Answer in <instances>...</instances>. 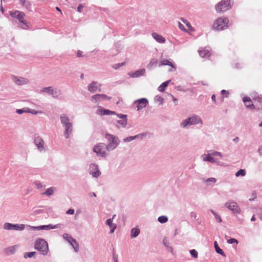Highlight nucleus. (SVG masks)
Returning a JSON list of instances; mask_svg holds the SVG:
<instances>
[{
	"mask_svg": "<svg viewBox=\"0 0 262 262\" xmlns=\"http://www.w3.org/2000/svg\"><path fill=\"white\" fill-rule=\"evenodd\" d=\"M158 221L160 223H165L168 221V217L164 215L160 216L158 217Z\"/></svg>",
	"mask_w": 262,
	"mask_h": 262,
	"instance_id": "39",
	"label": "nucleus"
},
{
	"mask_svg": "<svg viewBox=\"0 0 262 262\" xmlns=\"http://www.w3.org/2000/svg\"><path fill=\"white\" fill-rule=\"evenodd\" d=\"M246 175V171L244 169H241L239 170H238L236 173L235 176L236 177H239V176H242L244 177Z\"/></svg>",
	"mask_w": 262,
	"mask_h": 262,
	"instance_id": "40",
	"label": "nucleus"
},
{
	"mask_svg": "<svg viewBox=\"0 0 262 262\" xmlns=\"http://www.w3.org/2000/svg\"><path fill=\"white\" fill-rule=\"evenodd\" d=\"M66 227V225L64 224H58L55 225H53L54 229L56 228H60V229H63Z\"/></svg>",
	"mask_w": 262,
	"mask_h": 262,
	"instance_id": "45",
	"label": "nucleus"
},
{
	"mask_svg": "<svg viewBox=\"0 0 262 262\" xmlns=\"http://www.w3.org/2000/svg\"><path fill=\"white\" fill-rule=\"evenodd\" d=\"M200 56L202 58H207L211 55V49L209 47L201 48L198 50Z\"/></svg>",
	"mask_w": 262,
	"mask_h": 262,
	"instance_id": "18",
	"label": "nucleus"
},
{
	"mask_svg": "<svg viewBox=\"0 0 262 262\" xmlns=\"http://www.w3.org/2000/svg\"><path fill=\"white\" fill-rule=\"evenodd\" d=\"M74 209L70 208L67 211L66 213L68 214H73L74 213Z\"/></svg>",
	"mask_w": 262,
	"mask_h": 262,
	"instance_id": "62",
	"label": "nucleus"
},
{
	"mask_svg": "<svg viewBox=\"0 0 262 262\" xmlns=\"http://www.w3.org/2000/svg\"><path fill=\"white\" fill-rule=\"evenodd\" d=\"M257 198V194L255 191H253L251 194V198L249 199V201L250 202H252L255 200V199Z\"/></svg>",
	"mask_w": 262,
	"mask_h": 262,
	"instance_id": "44",
	"label": "nucleus"
},
{
	"mask_svg": "<svg viewBox=\"0 0 262 262\" xmlns=\"http://www.w3.org/2000/svg\"><path fill=\"white\" fill-rule=\"evenodd\" d=\"M100 86L101 84H99L98 82L94 81L88 85V90L90 92L94 93L96 92L98 90L99 92L101 91Z\"/></svg>",
	"mask_w": 262,
	"mask_h": 262,
	"instance_id": "19",
	"label": "nucleus"
},
{
	"mask_svg": "<svg viewBox=\"0 0 262 262\" xmlns=\"http://www.w3.org/2000/svg\"><path fill=\"white\" fill-rule=\"evenodd\" d=\"M227 243L229 244H233L234 243H236L237 244L238 243V241L235 238H230L227 240Z\"/></svg>",
	"mask_w": 262,
	"mask_h": 262,
	"instance_id": "47",
	"label": "nucleus"
},
{
	"mask_svg": "<svg viewBox=\"0 0 262 262\" xmlns=\"http://www.w3.org/2000/svg\"><path fill=\"white\" fill-rule=\"evenodd\" d=\"M18 247L17 245H14L12 246L8 247L7 248H6L4 251L5 253L8 255H11V254H14L15 252L16 248Z\"/></svg>",
	"mask_w": 262,
	"mask_h": 262,
	"instance_id": "24",
	"label": "nucleus"
},
{
	"mask_svg": "<svg viewBox=\"0 0 262 262\" xmlns=\"http://www.w3.org/2000/svg\"><path fill=\"white\" fill-rule=\"evenodd\" d=\"M211 155H212L211 154L208 155L204 154L202 156V157H203V160L204 161L214 163L215 162V160L214 158H213Z\"/></svg>",
	"mask_w": 262,
	"mask_h": 262,
	"instance_id": "26",
	"label": "nucleus"
},
{
	"mask_svg": "<svg viewBox=\"0 0 262 262\" xmlns=\"http://www.w3.org/2000/svg\"><path fill=\"white\" fill-rule=\"evenodd\" d=\"M97 113L100 114V115H115L116 114L115 112L112 111L104 109L103 108L100 107L97 111Z\"/></svg>",
	"mask_w": 262,
	"mask_h": 262,
	"instance_id": "23",
	"label": "nucleus"
},
{
	"mask_svg": "<svg viewBox=\"0 0 262 262\" xmlns=\"http://www.w3.org/2000/svg\"><path fill=\"white\" fill-rule=\"evenodd\" d=\"M24 224H13L10 223H6L4 224L3 228L7 230L21 231L25 229Z\"/></svg>",
	"mask_w": 262,
	"mask_h": 262,
	"instance_id": "9",
	"label": "nucleus"
},
{
	"mask_svg": "<svg viewBox=\"0 0 262 262\" xmlns=\"http://www.w3.org/2000/svg\"><path fill=\"white\" fill-rule=\"evenodd\" d=\"M106 224L110 227L112 228L114 225L113 224V219H107L106 221Z\"/></svg>",
	"mask_w": 262,
	"mask_h": 262,
	"instance_id": "49",
	"label": "nucleus"
},
{
	"mask_svg": "<svg viewBox=\"0 0 262 262\" xmlns=\"http://www.w3.org/2000/svg\"><path fill=\"white\" fill-rule=\"evenodd\" d=\"M170 80H167L163 83H162L158 88V90L161 92H163L164 91L165 89L167 86L169 82H170Z\"/></svg>",
	"mask_w": 262,
	"mask_h": 262,
	"instance_id": "33",
	"label": "nucleus"
},
{
	"mask_svg": "<svg viewBox=\"0 0 262 262\" xmlns=\"http://www.w3.org/2000/svg\"><path fill=\"white\" fill-rule=\"evenodd\" d=\"M16 112L18 114H22L23 113H25L24 108L23 109H17L16 110Z\"/></svg>",
	"mask_w": 262,
	"mask_h": 262,
	"instance_id": "63",
	"label": "nucleus"
},
{
	"mask_svg": "<svg viewBox=\"0 0 262 262\" xmlns=\"http://www.w3.org/2000/svg\"><path fill=\"white\" fill-rule=\"evenodd\" d=\"M243 101L246 107L250 110H255L256 106L252 103L251 98L248 96H245L243 98Z\"/></svg>",
	"mask_w": 262,
	"mask_h": 262,
	"instance_id": "20",
	"label": "nucleus"
},
{
	"mask_svg": "<svg viewBox=\"0 0 262 262\" xmlns=\"http://www.w3.org/2000/svg\"><path fill=\"white\" fill-rule=\"evenodd\" d=\"M125 64V63L124 62H122V63H117V64H114V66H113V68L114 69H119V68H120L121 67L124 66Z\"/></svg>",
	"mask_w": 262,
	"mask_h": 262,
	"instance_id": "50",
	"label": "nucleus"
},
{
	"mask_svg": "<svg viewBox=\"0 0 262 262\" xmlns=\"http://www.w3.org/2000/svg\"><path fill=\"white\" fill-rule=\"evenodd\" d=\"M105 138L107 141V150L111 151L115 149L120 143L118 138L108 133L105 135Z\"/></svg>",
	"mask_w": 262,
	"mask_h": 262,
	"instance_id": "4",
	"label": "nucleus"
},
{
	"mask_svg": "<svg viewBox=\"0 0 262 262\" xmlns=\"http://www.w3.org/2000/svg\"><path fill=\"white\" fill-rule=\"evenodd\" d=\"M34 248L43 255H47L49 251L47 242L42 238H38L36 239Z\"/></svg>",
	"mask_w": 262,
	"mask_h": 262,
	"instance_id": "6",
	"label": "nucleus"
},
{
	"mask_svg": "<svg viewBox=\"0 0 262 262\" xmlns=\"http://www.w3.org/2000/svg\"><path fill=\"white\" fill-rule=\"evenodd\" d=\"M117 115V116L121 119V120H123V119H127V115H124V114H116Z\"/></svg>",
	"mask_w": 262,
	"mask_h": 262,
	"instance_id": "52",
	"label": "nucleus"
},
{
	"mask_svg": "<svg viewBox=\"0 0 262 262\" xmlns=\"http://www.w3.org/2000/svg\"><path fill=\"white\" fill-rule=\"evenodd\" d=\"M134 140H135L134 136H129V137H127L124 138L123 141L124 142H130Z\"/></svg>",
	"mask_w": 262,
	"mask_h": 262,
	"instance_id": "46",
	"label": "nucleus"
},
{
	"mask_svg": "<svg viewBox=\"0 0 262 262\" xmlns=\"http://www.w3.org/2000/svg\"><path fill=\"white\" fill-rule=\"evenodd\" d=\"M229 19L226 17L217 18L214 23L213 28L216 31H222L228 28Z\"/></svg>",
	"mask_w": 262,
	"mask_h": 262,
	"instance_id": "5",
	"label": "nucleus"
},
{
	"mask_svg": "<svg viewBox=\"0 0 262 262\" xmlns=\"http://www.w3.org/2000/svg\"><path fill=\"white\" fill-rule=\"evenodd\" d=\"M19 1L22 6L25 7L27 9L30 10L31 5L28 0H19Z\"/></svg>",
	"mask_w": 262,
	"mask_h": 262,
	"instance_id": "30",
	"label": "nucleus"
},
{
	"mask_svg": "<svg viewBox=\"0 0 262 262\" xmlns=\"http://www.w3.org/2000/svg\"><path fill=\"white\" fill-rule=\"evenodd\" d=\"M89 171L90 174L94 178H98L101 174V172L99 169L98 165L95 163H92L90 165Z\"/></svg>",
	"mask_w": 262,
	"mask_h": 262,
	"instance_id": "11",
	"label": "nucleus"
},
{
	"mask_svg": "<svg viewBox=\"0 0 262 262\" xmlns=\"http://www.w3.org/2000/svg\"><path fill=\"white\" fill-rule=\"evenodd\" d=\"M147 133H146L139 134L136 136H134L135 139H139L141 140L143 138L147 136Z\"/></svg>",
	"mask_w": 262,
	"mask_h": 262,
	"instance_id": "41",
	"label": "nucleus"
},
{
	"mask_svg": "<svg viewBox=\"0 0 262 262\" xmlns=\"http://www.w3.org/2000/svg\"><path fill=\"white\" fill-rule=\"evenodd\" d=\"M152 37L159 43H163L165 42L166 39L162 35L156 32H153L151 34Z\"/></svg>",
	"mask_w": 262,
	"mask_h": 262,
	"instance_id": "25",
	"label": "nucleus"
},
{
	"mask_svg": "<svg viewBox=\"0 0 262 262\" xmlns=\"http://www.w3.org/2000/svg\"><path fill=\"white\" fill-rule=\"evenodd\" d=\"M53 88V86H49V87L43 88V89H42L40 90V93H46L48 94L49 95H51Z\"/></svg>",
	"mask_w": 262,
	"mask_h": 262,
	"instance_id": "35",
	"label": "nucleus"
},
{
	"mask_svg": "<svg viewBox=\"0 0 262 262\" xmlns=\"http://www.w3.org/2000/svg\"><path fill=\"white\" fill-rule=\"evenodd\" d=\"M190 217H191L192 220H193V219L194 220H196V217H197L196 213L193 212H191V213H190Z\"/></svg>",
	"mask_w": 262,
	"mask_h": 262,
	"instance_id": "61",
	"label": "nucleus"
},
{
	"mask_svg": "<svg viewBox=\"0 0 262 262\" xmlns=\"http://www.w3.org/2000/svg\"><path fill=\"white\" fill-rule=\"evenodd\" d=\"M118 125L117 126L118 128L125 127L127 122V119L120 120L117 121Z\"/></svg>",
	"mask_w": 262,
	"mask_h": 262,
	"instance_id": "34",
	"label": "nucleus"
},
{
	"mask_svg": "<svg viewBox=\"0 0 262 262\" xmlns=\"http://www.w3.org/2000/svg\"><path fill=\"white\" fill-rule=\"evenodd\" d=\"M211 155L212 156H219L220 157H222V154L221 152H219V151H213L212 153H211Z\"/></svg>",
	"mask_w": 262,
	"mask_h": 262,
	"instance_id": "55",
	"label": "nucleus"
},
{
	"mask_svg": "<svg viewBox=\"0 0 262 262\" xmlns=\"http://www.w3.org/2000/svg\"><path fill=\"white\" fill-rule=\"evenodd\" d=\"M148 103V101L146 98H141L134 101V104H137L136 107L137 111H140L146 107Z\"/></svg>",
	"mask_w": 262,
	"mask_h": 262,
	"instance_id": "16",
	"label": "nucleus"
},
{
	"mask_svg": "<svg viewBox=\"0 0 262 262\" xmlns=\"http://www.w3.org/2000/svg\"><path fill=\"white\" fill-rule=\"evenodd\" d=\"M63 238L72 246L76 252H78L79 249V244L73 238L70 234L68 233H64L63 234Z\"/></svg>",
	"mask_w": 262,
	"mask_h": 262,
	"instance_id": "10",
	"label": "nucleus"
},
{
	"mask_svg": "<svg viewBox=\"0 0 262 262\" xmlns=\"http://www.w3.org/2000/svg\"><path fill=\"white\" fill-rule=\"evenodd\" d=\"M233 67L234 68H236L237 69H241L243 67V65L240 63H236L234 65H233Z\"/></svg>",
	"mask_w": 262,
	"mask_h": 262,
	"instance_id": "56",
	"label": "nucleus"
},
{
	"mask_svg": "<svg viewBox=\"0 0 262 262\" xmlns=\"http://www.w3.org/2000/svg\"><path fill=\"white\" fill-rule=\"evenodd\" d=\"M181 21L184 23L188 28L187 29H186L185 28L184 26L181 24V31L186 32L188 33L189 35H191V32H194L195 31L194 28L191 26L190 23L186 19H185L181 17Z\"/></svg>",
	"mask_w": 262,
	"mask_h": 262,
	"instance_id": "13",
	"label": "nucleus"
},
{
	"mask_svg": "<svg viewBox=\"0 0 262 262\" xmlns=\"http://www.w3.org/2000/svg\"><path fill=\"white\" fill-rule=\"evenodd\" d=\"M102 99H106V100H111V97H109L105 94H101Z\"/></svg>",
	"mask_w": 262,
	"mask_h": 262,
	"instance_id": "59",
	"label": "nucleus"
},
{
	"mask_svg": "<svg viewBox=\"0 0 262 262\" xmlns=\"http://www.w3.org/2000/svg\"><path fill=\"white\" fill-rule=\"evenodd\" d=\"M257 151L259 154L262 156V145L259 147Z\"/></svg>",
	"mask_w": 262,
	"mask_h": 262,
	"instance_id": "64",
	"label": "nucleus"
},
{
	"mask_svg": "<svg viewBox=\"0 0 262 262\" xmlns=\"http://www.w3.org/2000/svg\"><path fill=\"white\" fill-rule=\"evenodd\" d=\"M158 63V60L155 58H152L150 60V62L147 66V68L148 70L152 69L154 67H156Z\"/></svg>",
	"mask_w": 262,
	"mask_h": 262,
	"instance_id": "29",
	"label": "nucleus"
},
{
	"mask_svg": "<svg viewBox=\"0 0 262 262\" xmlns=\"http://www.w3.org/2000/svg\"><path fill=\"white\" fill-rule=\"evenodd\" d=\"M36 253V252H25L24 254V257L25 258H31L35 256Z\"/></svg>",
	"mask_w": 262,
	"mask_h": 262,
	"instance_id": "38",
	"label": "nucleus"
},
{
	"mask_svg": "<svg viewBox=\"0 0 262 262\" xmlns=\"http://www.w3.org/2000/svg\"><path fill=\"white\" fill-rule=\"evenodd\" d=\"M189 252H190V253L192 257H193V258L198 257V252L196 251V250H195V249H192V250H190Z\"/></svg>",
	"mask_w": 262,
	"mask_h": 262,
	"instance_id": "43",
	"label": "nucleus"
},
{
	"mask_svg": "<svg viewBox=\"0 0 262 262\" xmlns=\"http://www.w3.org/2000/svg\"><path fill=\"white\" fill-rule=\"evenodd\" d=\"M34 144L37 146L38 150L40 152L45 151V142L43 139L39 136H36L34 140Z\"/></svg>",
	"mask_w": 262,
	"mask_h": 262,
	"instance_id": "14",
	"label": "nucleus"
},
{
	"mask_svg": "<svg viewBox=\"0 0 262 262\" xmlns=\"http://www.w3.org/2000/svg\"><path fill=\"white\" fill-rule=\"evenodd\" d=\"M214 246L215 251L217 253L220 254L221 255L225 256L224 251L220 248L216 241L214 242Z\"/></svg>",
	"mask_w": 262,
	"mask_h": 262,
	"instance_id": "32",
	"label": "nucleus"
},
{
	"mask_svg": "<svg viewBox=\"0 0 262 262\" xmlns=\"http://www.w3.org/2000/svg\"><path fill=\"white\" fill-rule=\"evenodd\" d=\"M162 66H170L171 69L169 70V72H173L176 70V67H175L174 64L170 60L167 59H163L160 62L159 66L160 67Z\"/></svg>",
	"mask_w": 262,
	"mask_h": 262,
	"instance_id": "21",
	"label": "nucleus"
},
{
	"mask_svg": "<svg viewBox=\"0 0 262 262\" xmlns=\"http://www.w3.org/2000/svg\"><path fill=\"white\" fill-rule=\"evenodd\" d=\"M233 5V2L231 0H221L214 7L217 13H221L230 10Z\"/></svg>",
	"mask_w": 262,
	"mask_h": 262,
	"instance_id": "3",
	"label": "nucleus"
},
{
	"mask_svg": "<svg viewBox=\"0 0 262 262\" xmlns=\"http://www.w3.org/2000/svg\"><path fill=\"white\" fill-rule=\"evenodd\" d=\"M60 119L62 126L64 128V135L66 139H68L73 132V124L69 117L65 114H61Z\"/></svg>",
	"mask_w": 262,
	"mask_h": 262,
	"instance_id": "2",
	"label": "nucleus"
},
{
	"mask_svg": "<svg viewBox=\"0 0 262 262\" xmlns=\"http://www.w3.org/2000/svg\"><path fill=\"white\" fill-rule=\"evenodd\" d=\"M91 100L92 101H94L95 103H97L101 101L102 99L101 98V94H96L92 96Z\"/></svg>",
	"mask_w": 262,
	"mask_h": 262,
	"instance_id": "36",
	"label": "nucleus"
},
{
	"mask_svg": "<svg viewBox=\"0 0 262 262\" xmlns=\"http://www.w3.org/2000/svg\"><path fill=\"white\" fill-rule=\"evenodd\" d=\"M106 150H107V145L104 143L98 144L93 149L94 152H96L97 155L102 157H105L107 155Z\"/></svg>",
	"mask_w": 262,
	"mask_h": 262,
	"instance_id": "7",
	"label": "nucleus"
},
{
	"mask_svg": "<svg viewBox=\"0 0 262 262\" xmlns=\"http://www.w3.org/2000/svg\"><path fill=\"white\" fill-rule=\"evenodd\" d=\"M40 228H42V230H50V229H54L53 225H52V224H49V225H42V226H41V227H40Z\"/></svg>",
	"mask_w": 262,
	"mask_h": 262,
	"instance_id": "42",
	"label": "nucleus"
},
{
	"mask_svg": "<svg viewBox=\"0 0 262 262\" xmlns=\"http://www.w3.org/2000/svg\"><path fill=\"white\" fill-rule=\"evenodd\" d=\"M221 94L222 95H225L226 98H228L229 95V92L225 90H222L221 91Z\"/></svg>",
	"mask_w": 262,
	"mask_h": 262,
	"instance_id": "51",
	"label": "nucleus"
},
{
	"mask_svg": "<svg viewBox=\"0 0 262 262\" xmlns=\"http://www.w3.org/2000/svg\"><path fill=\"white\" fill-rule=\"evenodd\" d=\"M56 188L54 187H51L47 189L44 192L42 193V195H45L47 196H51L52 195L54 191H55Z\"/></svg>",
	"mask_w": 262,
	"mask_h": 262,
	"instance_id": "31",
	"label": "nucleus"
},
{
	"mask_svg": "<svg viewBox=\"0 0 262 262\" xmlns=\"http://www.w3.org/2000/svg\"><path fill=\"white\" fill-rule=\"evenodd\" d=\"M30 228L32 230H42V228H40L41 227V226H29Z\"/></svg>",
	"mask_w": 262,
	"mask_h": 262,
	"instance_id": "54",
	"label": "nucleus"
},
{
	"mask_svg": "<svg viewBox=\"0 0 262 262\" xmlns=\"http://www.w3.org/2000/svg\"><path fill=\"white\" fill-rule=\"evenodd\" d=\"M42 112L41 111H38L35 110H31L30 113L33 115H37L38 114H41Z\"/></svg>",
	"mask_w": 262,
	"mask_h": 262,
	"instance_id": "57",
	"label": "nucleus"
},
{
	"mask_svg": "<svg viewBox=\"0 0 262 262\" xmlns=\"http://www.w3.org/2000/svg\"><path fill=\"white\" fill-rule=\"evenodd\" d=\"M83 8H84V6L83 5H82V4H80L78 6V8H77L78 12H80V13L82 12V9H83Z\"/></svg>",
	"mask_w": 262,
	"mask_h": 262,
	"instance_id": "60",
	"label": "nucleus"
},
{
	"mask_svg": "<svg viewBox=\"0 0 262 262\" xmlns=\"http://www.w3.org/2000/svg\"><path fill=\"white\" fill-rule=\"evenodd\" d=\"M206 182L207 183L212 182L214 183L216 182V179L214 178H209L206 180Z\"/></svg>",
	"mask_w": 262,
	"mask_h": 262,
	"instance_id": "58",
	"label": "nucleus"
},
{
	"mask_svg": "<svg viewBox=\"0 0 262 262\" xmlns=\"http://www.w3.org/2000/svg\"><path fill=\"white\" fill-rule=\"evenodd\" d=\"M140 230L138 228H133L130 231V237L132 238L137 237L140 234Z\"/></svg>",
	"mask_w": 262,
	"mask_h": 262,
	"instance_id": "27",
	"label": "nucleus"
},
{
	"mask_svg": "<svg viewBox=\"0 0 262 262\" xmlns=\"http://www.w3.org/2000/svg\"><path fill=\"white\" fill-rule=\"evenodd\" d=\"M10 15L13 17L18 19L20 23L26 25V21L24 20L25 14L24 12L19 11L11 12Z\"/></svg>",
	"mask_w": 262,
	"mask_h": 262,
	"instance_id": "15",
	"label": "nucleus"
},
{
	"mask_svg": "<svg viewBox=\"0 0 262 262\" xmlns=\"http://www.w3.org/2000/svg\"><path fill=\"white\" fill-rule=\"evenodd\" d=\"M155 100L156 102H159L161 104H162L163 101V98L160 96H156L155 98Z\"/></svg>",
	"mask_w": 262,
	"mask_h": 262,
	"instance_id": "48",
	"label": "nucleus"
},
{
	"mask_svg": "<svg viewBox=\"0 0 262 262\" xmlns=\"http://www.w3.org/2000/svg\"><path fill=\"white\" fill-rule=\"evenodd\" d=\"M145 73V70L144 69H141L136 71L134 72H130L128 73V75L132 78L139 77L141 76H143Z\"/></svg>",
	"mask_w": 262,
	"mask_h": 262,
	"instance_id": "22",
	"label": "nucleus"
},
{
	"mask_svg": "<svg viewBox=\"0 0 262 262\" xmlns=\"http://www.w3.org/2000/svg\"><path fill=\"white\" fill-rule=\"evenodd\" d=\"M61 95V91L57 88H53L51 96L54 98H58Z\"/></svg>",
	"mask_w": 262,
	"mask_h": 262,
	"instance_id": "28",
	"label": "nucleus"
},
{
	"mask_svg": "<svg viewBox=\"0 0 262 262\" xmlns=\"http://www.w3.org/2000/svg\"><path fill=\"white\" fill-rule=\"evenodd\" d=\"M203 124V122L201 117L194 114H191L181 122V126L187 128L192 125H200L202 126Z\"/></svg>",
	"mask_w": 262,
	"mask_h": 262,
	"instance_id": "1",
	"label": "nucleus"
},
{
	"mask_svg": "<svg viewBox=\"0 0 262 262\" xmlns=\"http://www.w3.org/2000/svg\"><path fill=\"white\" fill-rule=\"evenodd\" d=\"M252 98L254 101V106H256L257 110H262V96L258 95L257 93L253 94Z\"/></svg>",
	"mask_w": 262,
	"mask_h": 262,
	"instance_id": "17",
	"label": "nucleus"
},
{
	"mask_svg": "<svg viewBox=\"0 0 262 262\" xmlns=\"http://www.w3.org/2000/svg\"><path fill=\"white\" fill-rule=\"evenodd\" d=\"M225 206L231 210L234 214H239L241 212V209L238 204L234 201L227 202Z\"/></svg>",
	"mask_w": 262,
	"mask_h": 262,
	"instance_id": "8",
	"label": "nucleus"
},
{
	"mask_svg": "<svg viewBox=\"0 0 262 262\" xmlns=\"http://www.w3.org/2000/svg\"><path fill=\"white\" fill-rule=\"evenodd\" d=\"M12 79L13 82L18 85H23L30 83L28 79L23 77L12 76Z\"/></svg>",
	"mask_w": 262,
	"mask_h": 262,
	"instance_id": "12",
	"label": "nucleus"
},
{
	"mask_svg": "<svg viewBox=\"0 0 262 262\" xmlns=\"http://www.w3.org/2000/svg\"><path fill=\"white\" fill-rule=\"evenodd\" d=\"M163 244L167 247V251L172 252V248L171 247L169 246V242L166 238L163 239Z\"/></svg>",
	"mask_w": 262,
	"mask_h": 262,
	"instance_id": "37",
	"label": "nucleus"
},
{
	"mask_svg": "<svg viewBox=\"0 0 262 262\" xmlns=\"http://www.w3.org/2000/svg\"><path fill=\"white\" fill-rule=\"evenodd\" d=\"M214 216L215 220H216V221L217 222L221 223L222 222V220L221 219V216L220 215H219L217 213L215 214Z\"/></svg>",
	"mask_w": 262,
	"mask_h": 262,
	"instance_id": "53",
	"label": "nucleus"
}]
</instances>
